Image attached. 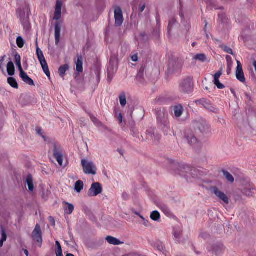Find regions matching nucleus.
<instances>
[{"instance_id":"680f3d73","label":"nucleus","mask_w":256,"mask_h":256,"mask_svg":"<svg viewBox=\"0 0 256 256\" xmlns=\"http://www.w3.org/2000/svg\"><path fill=\"white\" fill-rule=\"evenodd\" d=\"M133 212L136 214V215L138 216L140 215L138 212H137L136 211H132Z\"/></svg>"},{"instance_id":"f03ea898","label":"nucleus","mask_w":256,"mask_h":256,"mask_svg":"<svg viewBox=\"0 0 256 256\" xmlns=\"http://www.w3.org/2000/svg\"><path fill=\"white\" fill-rule=\"evenodd\" d=\"M158 121L161 124L162 130L168 134L170 130L168 113L164 110H160L158 114Z\"/></svg>"},{"instance_id":"774afa93","label":"nucleus","mask_w":256,"mask_h":256,"mask_svg":"<svg viewBox=\"0 0 256 256\" xmlns=\"http://www.w3.org/2000/svg\"><path fill=\"white\" fill-rule=\"evenodd\" d=\"M206 26H207V24H206V25H205V28H206ZM205 29H206V28H204V30H205Z\"/></svg>"},{"instance_id":"c756f323","label":"nucleus","mask_w":256,"mask_h":256,"mask_svg":"<svg viewBox=\"0 0 256 256\" xmlns=\"http://www.w3.org/2000/svg\"><path fill=\"white\" fill-rule=\"evenodd\" d=\"M120 102L122 106L124 107L126 104V96L124 92H122L119 96Z\"/></svg>"},{"instance_id":"a878e982","label":"nucleus","mask_w":256,"mask_h":256,"mask_svg":"<svg viewBox=\"0 0 256 256\" xmlns=\"http://www.w3.org/2000/svg\"><path fill=\"white\" fill-rule=\"evenodd\" d=\"M26 182L30 191L32 192L34 190V184L32 178L31 176H28L26 178Z\"/></svg>"},{"instance_id":"bb28decb","label":"nucleus","mask_w":256,"mask_h":256,"mask_svg":"<svg viewBox=\"0 0 256 256\" xmlns=\"http://www.w3.org/2000/svg\"><path fill=\"white\" fill-rule=\"evenodd\" d=\"M69 66L68 64L61 66L58 70V72L61 77H64L66 72L68 70Z\"/></svg>"},{"instance_id":"bf43d9fd","label":"nucleus","mask_w":256,"mask_h":256,"mask_svg":"<svg viewBox=\"0 0 256 256\" xmlns=\"http://www.w3.org/2000/svg\"><path fill=\"white\" fill-rule=\"evenodd\" d=\"M158 249L159 250L162 251L163 250V247L162 245L158 246Z\"/></svg>"},{"instance_id":"6ab92c4d","label":"nucleus","mask_w":256,"mask_h":256,"mask_svg":"<svg viewBox=\"0 0 256 256\" xmlns=\"http://www.w3.org/2000/svg\"><path fill=\"white\" fill-rule=\"evenodd\" d=\"M20 77L26 84L30 86H34L33 80L30 78L26 72H22V74H20Z\"/></svg>"},{"instance_id":"4be33fe9","label":"nucleus","mask_w":256,"mask_h":256,"mask_svg":"<svg viewBox=\"0 0 256 256\" xmlns=\"http://www.w3.org/2000/svg\"><path fill=\"white\" fill-rule=\"evenodd\" d=\"M248 122L250 127L256 132V114L251 116L249 117Z\"/></svg>"},{"instance_id":"423d86ee","label":"nucleus","mask_w":256,"mask_h":256,"mask_svg":"<svg viewBox=\"0 0 256 256\" xmlns=\"http://www.w3.org/2000/svg\"><path fill=\"white\" fill-rule=\"evenodd\" d=\"M193 127L196 129H198L202 132H208L210 128V125L204 120L194 121L193 123Z\"/></svg>"},{"instance_id":"a18cd8bd","label":"nucleus","mask_w":256,"mask_h":256,"mask_svg":"<svg viewBox=\"0 0 256 256\" xmlns=\"http://www.w3.org/2000/svg\"><path fill=\"white\" fill-rule=\"evenodd\" d=\"M207 110L214 113H218V108L215 106H212V104L210 106V108Z\"/></svg>"},{"instance_id":"72a5a7b5","label":"nucleus","mask_w":256,"mask_h":256,"mask_svg":"<svg viewBox=\"0 0 256 256\" xmlns=\"http://www.w3.org/2000/svg\"><path fill=\"white\" fill-rule=\"evenodd\" d=\"M8 82L10 84V85L14 88H18V84L16 80V79L14 78L10 77L8 78Z\"/></svg>"},{"instance_id":"79ce46f5","label":"nucleus","mask_w":256,"mask_h":256,"mask_svg":"<svg viewBox=\"0 0 256 256\" xmlns=\"http://www.w3.org/2000/svg\"><path fill=\"white\" fill-rule=\"evenodd\" d=\"M116 116L117 118L119 120L120 124H122V125H124V126L125 123H124V124L122 122H123V118H122V114L120 113L117 114V113L116 112Z\"/></svg>"},{"instance_id":"7c9ffc66","label":"nucleus","mask_w":256,"mask_h":256,"mask_svg":"<svg viewBox=\"0 0 256 256\" xmlns=\"http://www.w3.org/2000/svg\"><path fill=\"white\" fill-rule=\"evenodd\" d=\"M222 173L224 177L229 182L232 183L234 182V178L229 172L224 170H222Z\"/></svg>"},{"instance_id":"3c124183","label":"nucleus","mask_w":256,"mask_h":256,"mask_svg":"<svg viewBox=\"0 0 256 256\" xmlns=\"http://www.w3.org/2000/svg\"><path fill=\"white\" fill-rule=\"evenodd\" d=\"M56 256H63L62 249H57L56 252Z\"/></svg>"},{"instance_id":"8fccbe9b","label":"nucleus","mask_w":256,"mask_h":256,"mask_svg":"<svg viewBox=\"0 0 256 256\" xmlns=\"http://www.w3.org/2000/svg\"><path fill=\"white\" fill-rule=\"evenodd\" d=\"M218 19L220 20L222 22H224L226 20L225 15L223 14H218Z\"/></svg>"},{"instance_id":"1a4fd4ad","label":"nucleus","mask_w":256,"mask_h":256,"mask_svg":"<svg viewBox=\"0 0 256 256\" xmlns=\"http://www.w3.org/2000/svg\"><path fill=\"white\" fill-rule=\"evenodd\" d=\"M32 238L34 240L39 244V246L40 247L42 243V238L41 229L38 224L36 225L32 233Z\"/></svg>"},{"instance_id":"9b49d317","label":"nucleus","mask_w":256,"mask_h":256,"mask_svg":"<svg viewBox=\"0 0 256 256\" xmlns=\"http://www.w3.org/2000/svg\"><path fill=\"white\" fill-rule=\"evenodd\" d=\"M184 139L191 146L196 145L198 140L197 138L195 136L193 132L192 131H187L186 132Z\"/></svg>"},{"instance_id":"2f4dec72","label":"nucleus","mask_w":256,"mask_h":256,"mask_svg":"<svg viewBox=\"0 0 256 256\" xmlns=\"http://www.w3.org/2000/svg\"><path fill=\"white\" fill-rule=\"evenodd\" d=\"M226 58L228 60V64H227V74L229 75L232 71V58L230 56H228L226 57Z\"/></svg>"},{"instance_id":"7ed1b4c3","label":"nucleus","mask_w":256,"mask_h":256,"mask_svg":"<svg viewBox=\"0 0 256 256\" xmlns=\"http://www.w3.org/2000/svg\"><path fill=\"white\" fill-rule=\"evenodd\" d=\"M178 172L180 176L186 177V178H190V176L192 178L197 176V172L194 168L184 164L179 166Z\"/></svg>"},{"instance_id":"cd10ccee","label":"nucleus","mask_w":256,"mask_h":256,"mask_svg":"<svg viewBox=\"0 0 256 256\" xmlns=\"http://www.w3.org/2000/svg\"><path fill=\"white\" fill-rule=\"evenodd\" d=\"M160 208L166 216H172L171 211L166 206L162 204L160 206Z\"/></svg>"},{"instance_id":"393cba45","label":"nucleus","mask_w":256,"mask_h":256,"mask_svg":"<svg viewBox=\"0 0 256 256\" xmlns=\"http://www.w3.org/2000/svg\"><path fill=\"white\" fill-rule=\"evenodd\" d=\"M66 206L64 208V212L68 214H70L74 211V206L72 204L68 202H65Z\"/></svg>"},{"instance_id":"37998d69","label":"nucleus","mask_w":256,"mask_h":256,"mask_svg":"<svg viewBox=\"0 0 256 256\" xmlns=\"http://www.w3.org/2000/svg\"><path fill=\"white\" fill-rule=\"evenodd\" d=\"M174 237L177 239L179 240L181 236V230H174Z\"/></svg>"},{"instance_id":"4c0bfd02","label":"nucleus","mask_w":256,"mask_h":256,"mask_svg":"<svg viewBox=\"0 0 256 256\" xmlns=\"http://www.w3.org/2000/svg\"><path fill=\"white\" fill-rule=\"evenodd\" d=\"M213 82L214 84L217 86V88L219 89H222L224 88V86L222 83L220 82L219 80H214Z\"/></svg>"},{"instance_id":"f257e3e1","label":"nucleus","mask_w":256,"mask_h":256,"mask_svg":"<svg viewBox=\"0 0 256 256\" xmlns=\"http://www.w3.org/2000/svg\"><path fill=\"white\" fill-rule=\"evenodd\" d=\"M16 12L22 24L24 26H28L30 14L29 6L26 3H24L17 10Z\"/></svg>"},{"instance_id":"58836bf2","label":"nucleus","mask_w":256,"mask_h":256,"mask_svg":"<svg viewBox=\"0 0 256 256\" xmlns=\"http://www.w3.org/2000/svg\"><path fill=\"white\" fill-rule=\"evenodd\" d=\"M243 193L248 196H252L254 194L252 190L248 188H244L243 190Z\"/></svg>"},{"instance_id":"aec40b11","label":"nucleus","mask_w":256,"mask_h":256,"mask_svg":"<svg viewBox=\"0 0 256 256\" xmlns=\"http://www.w3.org/2000/svg\"><path fill=\"white\" fill-rule=\"evenodd\" d=\"M106 240L110 244L114 246L123 244V242H120L119 240L112 236H108L106 238Z\"/></svg>"},{"instance_id":"052dcab7","label":"nucleus","mask_w":256,"mask_h":256,"mask_svg":"<svg viewBox=\"0 0 256 256\" xmlns=\"http://www.w3.org/2000/svg\"><path fill=\"white\" fill-rule=\"evenodd\" d=\"M24 253L25 254L26 256H28V250H24Z\"/></svg>"},{"instance_id":"9d476101","label":"nucleus","mask_w":256,"mask_h":256,"mask_svg":"<svg viewBox=\"0 0 256 256\" xmlns=\"http://www.w3.org/2000/svg\"><path fill=\"white\" fill-rule=\"evenodd\" d=\"M115 24L120 26L124 22L122 10L120 6H116L114 8Z\"/></svg>"},{"instance_id":"b1692460","label":"nucleus","mask_w":256,"mask_h":256,"mask_svg":"<svg viewBox=\"0 0 256 256\" xmlns=\"http://www.w3.org/2000/svg\"><path fill=\"white\" fill-rule=\"evenodd\" d=\"M193 59L195 60H198L200 62H204L206 61V57L204 54H198L194 56Z\"/></svg>"},{"instance_id":"f704fd0d","label":"nucleus","mask_w":256,"mask_h":256,"mask_svg":"<svg viewBox=\"0 0 256 256\" xmlns=\"http://www.w3.org/2000/svg\"><path fill=\"white\" fill-rule=\"evenodd\" d=\"M150 218L154 221H158L160 219V214L156 210L153 211L150 214Z\"/></svg>"},{"instance_id":"f8f14e48","label":"nucleus","mask_w":256,"mask_h":256,"mask_svg":"<svg viewBox=\"0 0 256 256\" xmlns=\"http://www.w3.org/2000/svg\"><path fill=\"white\" fill-rule=\"evenodd\" d=\"M237 67L236 72V78L242 82H246V78L244 77V73L243 72V70L242 68V66L240 61L237 60Z\"/></svg>"},{"instance_id":"864d4df0","label":"nucleus","mask_w":256,"mask_h":256,"mask_svg":"<svg viewBox=\"0 0 256 256\" xmlns=\"http://www.w3.org/2000/svg\"><path fill=\"white\" fill-rule=\"evenodd\" d=\"M36 130L37 133L40 135H42V137L44 138V140H46L44 136L42 135V130L40 128H37Z\"/></svg>"},{"instance_id":"0eeeda50","label":"nucleus","mask_w":256,"mask_h":256,"mask_svg":"<svg viewBox=\"0 0 256 256\" xmlns=\"http://www.w3.org/2000/svg\"><path fill=\"white\" fill-rule=\"evenodd\" d=\"M180 90L184 93H189L192 92V81L190 78L183 80L180 84Z\"/></svg>"},{"instance_id":"338daca9","label":"nucleus","mask_w":256,"mask_h":256,"mask_svg":"<svg viewBox=\"0 0 256 256\" xmlns=\"http://www.w3.org/2000/svg\"><path fill=\"white\" fill-rule=\"evenodd\" d=\"M206 35L207 38H208V34H206Z\"/></svg>"},{"instance_id":"dca6fc26","label":"nucleus","mask_w":256,"mask_h":256,"mask_svg":"<svg viewBox=\"0 0 256 256\" xmlns=\"http://www.w3.org/2000/svg\"><path fill=\"white\" fill-rule=\"evenodd\" d=\"M56 44L58 45L60 40L61 27L60 22H56L54 26Z\"/></svg>"},{"instance_id":"c9c22d12","label":"nucleus","mask_w":256,"mask_h":256,"mask_svg":"<svg viewBox=\"0 0 256 256\" xmlns=\"http://www.w3.org/2000/svg\"><path fill=\"white\" fill-rule=\"evenodd\" d=\"M7 238L6 234L4 229H2V239L0 241V247H2L4 242L6 241Z\"/></svg>"},{"instance_id":"09e8293b","label":"nucleus","mask_w":256,"mask_h":256,"mask_svg":"<svg viewBox=\"0 0 256 256\" xmlns=\"http://www.w3.org/2000/svg\"><path fill=\"white\" fill-rule=\"evenodd\" d=\"M116 72V68L108 67V74L110 75V73H114Z\"/></svg>"},{"instance_id":"20e7f679","label":"nucleus","mask_w":256,"mask_h":256,"mask_svg":"<svg viewBox=\"0 0 256 256\" xmlns=\"http://www.w3.org/2000/svg\"><path fill=\"white\" fill-rule=\"evenodd\" d=\"M81 164L85 174L92 175L96 174V167L92 162L89 161L86 159H82Z\"/></svg>"},{"instance_id":"a19ab883","label":"nucleus","mask_w":256,"mask_h":256,"mask_svg":"<svg viewBox=\"0 0 256 256\" xmlns=\"http://www.w3.org/2000/svg\"><path fill=\"white\" fill-rule=\"evenodd\" d=\"M200 104L206 110L210 108V104L206 100H202L200 101Z\"/></svg>"},{"instance_id":"49530a36","label":"nucleus","mask_w":256,"mask_h":256,"mask_svg":"<svg viewBox=\"0 0 256 256\" xmlns=\"http://www.w3.org/2000/svg\"><path fill=\"white\" fill-rule=\"evenodd\" d=\"M5 58H6V56H2L0 58V69L2 71L4 70V68H3V65H4V62Z\"/></svg>"},{"instance_id":"a211bd4d","label":"nucleus","mask_w":256,"mask_h":256,"mask_svg":"<svg viewBox=\"0 0 256 256\" xmlns=\"http://www.w3.org/2000/svg\"><path fill=\"white\" fill-rule=\"evenodd\" d=\"M224 251V248L222 244H216L213 246L212 252L216 256H220Z\"/></svg>"},{"instance_id":"c03bdc74","label":"nucleus","mask_w":256,"mask_h":256,"mask_svg":"<svg viewBox=\"0 0 256 256\" xmlns=\"http://www.w3.org/2000/svg\"><path fill=\"white\" fill-rule=\"evenodd\" d=\"M222 74V70L221 69L219 71L216 72L214 75V80H218Z\"/></svg>"},{"instance_id":"e2e57ef3","label":"nucleus","mask_w":256,"mask_h":256,"mask_svg":"<svg viewBox=\"0 0 256 256\" xmlns=\"http://www.w3.org/2000/svg\"><path fill=\"white\" fill-rule=\"evenodd\" d=\"M139 216H140V218L141 219H142L143 220H145V219H144V216H142V215H140Z\"/></svg>"},{"instance_id":"6e6552de","label":"nucleus","mask_w":256,"mask_h":256,"mask_svg":"<svg viewBox=\"0 0 256 256\" xmlns=\"http://www.w3.org/2000/svg\"><path fill=\"white\" fill-rule=\"evenodd\" d=\"M102 188L98 182L93 183L88 191V194L89 196H96L102 192Z\"/></svg>"},{"instance_id":"4468645a","label":"nucleus","mask_w":256,"mask_h":256,"mask_svg":"<svg viewBox=\"0 0 256 256\" xmlns=\"http://www.w3.org/2000/svg\"><path fill=\"white\" fill-rule=\"evenodd\" d=\"M213 193L222 201L223 202L226 204H229V198L222 191L220 190L217 188L214 187L212 189Z\"/></svg>"},{"instance_id":"4d7b16f0","label":"nucleus","mask_w":256,"mask_h":256,"mask_svg":"<svg viewBox=\"0 0 256 256\" xmlns=\"http://www.w3.org/2000/svg\"><path fill=\"white\" fill-rule=\"evenodd\" d=\"M145 8H146L145 4H143L142 6L140 8V12H142L144 10Z\"/></svg>"},{"instance_id":"ea45409f","label":"nucleus","mask_w":256,"mask_h":256,"mask_svg":"<svg viewBox=\"0 0 256 256\" xmlns=\"http://www.w3.org/2000/svg\"><path fill=\"white\" fill-rule=\"evenodd\" d=\"M222 48L226 52L231 54L232 55L234 54L232 50L230 47H228L226 46H222Z\"/></svg>"},{"instance_id":"5701e85b","label":"nucleus","mask_w":256,"mask_h":256,"mask_svg":"<svg viewBox=\"0 0 256 256\" xmlns=\"http://www.w3.org/2000/svg\"><path fill=\"white\" fill-rule=\"evenodd\" d=\"M7 72L10 76H13L14 74L15 68L14 63L10 62L7 64Z\"/></svg>"},{"instance_id":"39448f33","label":"nucleus","mask_w":256,"mask_h":256,"mask_svg":"<svg viewBox=\"0 0 256 256\" xmlns=\"http://www.w3.org/2000/svg\"><path fill=\"white\" fill-rule=\"evenodd\" d=\"M36 54L44 72L47 76L50 77V72L43 52L38 46L36 48Z\"/></svg>"},{"instance_id":"2eb2a0df","label":"nucleus","mask_w":256,"mask_h":256,"mask_svg":"<svg viewBox=\"0 0 256 256\" xmlns=\"http://www.w3.org/2000/svg\"><path fill=\"white\" fill-rule=\"evenodd\" d=\"M63 7L62 1H56L54 19L56 20H59L62 16V10Z\"/></svg>"},{"instance_id":"5fc2aeb1","label":"nucleus","mask_w":256,"mask_h":256,"mask_svg":"<svg viewBox=\"0 0 256 256\" xmlns=\"http://www.w3.org/2000/svg\"><path fill=\"white\" fill-rule=\"evenodd\" d=\"M132 60L133 62H137L138 60V57L136 54L132 56Z\"/></svg>"},{"instance_id":"412c9836","label":"nucleus","mask_w":256,"mask_h":256,"mask_svg":"<svg viewBox=\"0 0 256 256\" xmlns=\"http://www.w3.org/2000/svg\"><path fill=\"white\" fill-rule=\"evenodd\" d=\"M82 60V57L81 56H78V60L75 62L76 64V70L78 72H82L83 71Z\"/></svg>"},{"instance_id":"473e14b6","label":"nucleus","mask_w":256,"mask_h":256,"mask_svg":"<svg viewBox=\"0 0 256 256\" xmlns=\"http://www.w3.org/2000/svg\"><path fill=\"white\" fill-rule=\"evenodd\" d=\"M90 118L91 120L96 126H97L98 128L104 127V125L102 124L94 116L90 115Z\"/></svg>"},{"instance_id":"f3484780","label":"nucleus","mask_w":256,"mask_h":256,"mask_svg":"<svg viewBox=\"0 0 256 256\" xmlns=\"http://www.w3.org/2000/svg\"><path fill=\"white\" fill-rule=\"evenodd\" d=\"M172 108L176 117L179 118L182 115L184 112V108L182 105L178 104L172 107Z\"/></svg>"},{"instance_id":"c85d7f7f","label":"nucleus","mask_w":256,"mask_h":256,"mask_svg":"<svg viewBox=\"0 0 256 256\" xmlns=\"http://www.w3.org/2000/svg\"><path fill=\"white\" fill-rule=\"evenodd\" d=\"M84 188V183L81 180L77 181L74 185V190L78 192H80Z\"/></svg>"},{"instance_id":"0e129e2a","label":"nucleus","mask_w":256,"mask_h":256,"mask_svg":"<svg viewBox=\"0 0 256 256\" xmlns=\"http://www.w3.org/2000/svg\"><path fill=\"white\" fill-rule=\"evenodd\" d=\"M66 256H74V255L72 254H67V255Z\"/></svg>"},{"instance_id":"de8ad7c7","label":"nucleus","mask_w":256,"mask_h":256,"mask_svg":"<svg viewBox=\"0 0 256 256\" xmlns=\"http://www.w3.org/2000/svg\"><path fill=\"white\" fill-rule=\"evenodd\" d=\"M16 64L21 62L20 56L18 54H16L14 56Z\"/></svg>"},{"instance_id":"6e6d98bb","label":"nucleus","mask_w":256,"mask_h":256,"mask_svg":"<svg viewBox=\"0 0 256 256\" xmlns=\"http://www.w3.org/2000/svg\"><path fill=\"white\" fill-rule=\"evenodd\" d=\"M56 246L57 247V249H59V248L61 249L62 248L60 244L58 241H56Z\"/></svg>"},{"instance_id":"603ef678","label":"nucleus","mask_w":256,"mask_h":256,"mask_svg":"<svg viewBox=\"0 0 256 256\" xmlns=\"http://www.w3.org/2000/svg\"><path fill=\"white\" fill-rule=\"evenodd\" d=\"M16 66H18V70L20 72V74H22V72H24L21 65V62H18L16 64Z\"/></svg>"},{"instance_id":"e433bc0d","label":"nucleus","mask_w":256,"mask_h":256,"mask_svg":"<svg viewBox=\"0 0 256 256\" xmlns=\"http://www.w3.org/2000/svg\"><path fill=\"white\" fill-rule=\"evenodd\" d=\"M24 42L21 36H18L16 38V44L20 48L24 46Z\"/></svg>"},{"instance_id":"ddd939ff","label":"nucleus","mask_w":256,"mask_h":256,"mask_svg":"<svg viewBox=\"0 0 256 256\" xmlns=\"http://www.w3.org/2000/svg\"><path fill=\"white\" fill-rule=\"evenodd\" d=\"M54 156L59 165L62 166L63 164V152L60 147L54 146Z\"/></svg>"},{"instance_id":"13d9d810","label":"nucleus","mask_w":256,"mask_h":256,"mask_svg":"<svg viewBox=\"0 0 256 256\" xmlns=\"http://www.w3.org/2000/svg\"><path fill=\"white\" fill-rule=\"evenodd\" d=\"M50 222L53 225H54L55 222L54 218L52 217H50Z\"/></svg>"},{"instance_id":"69168bd1","label":"nucleus","mask_w":256,"mask_h":256,"mask_svg":"<svg viewBox=\"0 0 256 256\" xmlns=\"http://www.w3.org/2000/svg\"><path fill=\"white\" fill-rule=\"evenodd\" d=\"M154 136V134H152V136H150L152 137V138H153V136Z\"/></svg>"}]
</instances>
